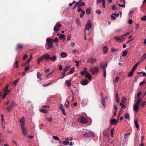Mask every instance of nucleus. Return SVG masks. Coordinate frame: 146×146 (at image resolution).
I'll use <instances>...</instances> for the list:
<instances>
[{
  "mask_svg": "<svg viewBox=\"0 0 146 146\" xmlns=\"http://www.w3.org/2000/svg\"><path fill=\"white\" fill-rule=\"evenodd\" d=\"M118 6L119 7H122L124 8L125 7V4H124L123 5H120L119 4H118Z\"/></svg>",
  "mask_w": 146,
  "mask_h": 146,
  "instance_id": "obj_53",
  "label": "nucleus"
},
{
  "mask_svg": "<svg viewBox=\"0 0 146 146\" xmlns=\"http://www.w3.org/2000/svg\"><path fill=\"white\" fill-rule=\"evenodd\" d=\"M11 108H12L10 107V106H9L7 107L6 108V109L7 111H9L11 110Z\"/></svg>",
  "mask_w": 146,
  "mask_h": 146,
  "instance_id": "obj_49",
  "label": "nucleus"
},
{
  "mask_svg": "<svg viewBox=\"0 0 146 146\" xmlns=\"http://www.w3.org/2000/svg\"><path fill=\"white\" fill-rule=\"evenodd\" d=\"M134 123L136 128L137 129H139V125L138 123L137 119H135L134 121Z\"/></svg>",
  "mask_w": 146,
  "mask_h": 146,
  "instance_id": "obj_17",
  "label": "nucleus"
},
{
  "mask_svg": "<svg viewBox=\"0 0 146 146\" xmlns=\"http://www.w3.org/2000/svg\"><path fill=\"white\" fill-rule=\"evenodd\" d=\"M66 102L64 106H66V107L67 108H68V106L69 105V101L67 100H66Z\"/></svg>",
  "mask_w": 146,
  "mask_h": 146,
  "instance_id": "obj_40",
  "label": "nucleus"
},
{
  "mask_svg": "<svg viewBox=\"0 0 146 146\" xmlns=\"http://www.w3.org/2000/svg\"><path fill=\"white\" fill-rule=\"evenodd\" d=\"M79 50L76 49H74L72 51V53L73 54H75L78 52Z\"/></svg>",
  "mask_w": 146,
  "mask_h": 146,
  "instance_id": "obj_41",
  "label": "nucleus"
},
{
  "mask_svg": "<svg viewBox=\"0 0 146 146\" xmlns=\"http://www.w3.org/2000/svg\"><path fill=\"white\" fill-rule=\"evenodd\" d=\"M91 9L90 8H89L86 9V12L87 14H90L91 13Z\"/></svg>",
  "mask_w": 146,
  "mask_h": 146,
  "instance_id": "obj_33",
  "label": "nucleus"
},
{
  "mask_svg": "<svg viewBox=\"0 0 146 146\" xmlns=\"http://www.w3.org/2000/svg\"><path fill=\"white\" fill-rule=\"evenodd\" d=\"M113 39L119 42H122L124 40L123 37H114Z\"/></svg>",
  "mask_w": 146,
  "mask_h": 146,
  "instance_id": "obj_11",
  "label": "nucleus"
},
{
  "mask_svg": "<svg viewBox=\"0 0 146 146\" xmlns=\"http://www.w3.org/2000/svg\"><path fill=\"white\" fill-rule=\"evenodd\" d=\"M40 111L44 113H47V111L45 109L43 108L40 109L39 110Z\"/></svg>",
  "mask_w": 146,
  "mask_h": 146,
  "instance_id": "obj_32",
  "label": "nucleus"
},
{
  "mask_svg": "<svg viewBox=\"0 0 146 146\" xmlns=\"http://www.w3.org/2000/svg\"><path fill=\"white\" fill-rule=\"evenodd\" d=\"M53 138L55 140L57 141H58L59 140V138L56 136H52Z\"/></svg>",
  "mask_w": 146,
  "mask_h": 146,
  "instance_id": "obj_43",
  "label": "nucleus"
},
{
  "mask_svg": "<svg viewBox=\"0 0 146 146\" xmlns=\"http://www.w3.org/2000/svg\"><path fill=\"white\" fill-rule=\"evenodd\" d=\"M70 66L68 65L65 67L64 68L63 70L64 71L66 72L68 71L70 69Z\"/></svg>",
  "mask_w": 146,
  "mask_h": 146,
  "instance_id": "obj_27",
  "label": "nucleus"
},
{
  "mask_svg": "<svg viewBox=\"0 0 146 146\" xmlns=\"http://www.w3.org/2000/svg\"><path fill=\"white\" fill-rule=\"evenodd\" d=\"M86 61L88 63H94L97 60L96 58L93 57H91L88 58L87 60Z\"/></svg>",
  "mask_w": 146,
  "mask_h": 146,
  "instance_id": "obj_8",
  "label": "nucleus"
},
{
  "mask_svg": "<svg viewBox=\"0 0 146 146\" xmlns=\"http://www.w3.org/2000/svg\"><path fill=\"white\" fill-rule=\"evenodd\" d=\"M58 41V39L57 37H56V38H55V39H54V40H53V42H56Z\"/></svg>",
  "mask_w": 146,
  "mask_h": 146,
  "instance_id": "obj_58",
  "label": "nucleus"
},
{
  "mask_svg": "<svg viewBox=\"0 0 146 146\" xmlns=\"http://www.w3.org/2000/svg\"><path fill=\"white\" fill-rule=\"evenodd\" d=\"M85 76L89 80H91L92 79V76L88 72H86L85 74Z\"/></svg>",
  "mask_w": 146,
  "mask_h": 146,
  "instance_id": "obj_19",
  "label": "nucleus"
},
{
  "mask_svg": "<svg viewBox=\"0 0 146 146\" xmlns=\"http://www.w3.org/2000/svg\"><path fill=\"white\" fill-rule=\"evenodd\" d=\"M141 94V92H138L137 95V97L138 100L136 102V103L133 106V110L135 112H137L139 106V103L142 100V98H140L139 96Z\"/></svg>",
  "mask_w": 146,
  "mask_h": 146,
  "instance_id": "obj_1",
  "label": "nucleus"
},
{
  "mask_svg": "<svg viewBox=\"0 0 146 146\" xmlns=\"http://www.w3.org/2000/svg\"><path fill=\"white\" fill-rule=\"evenodd\" d=\"M57 58V56H53L50 57L49 59L52 61L54 62L55 61Z\"/></svg>",
  "mask_w": 146,
  "mask_h": 146,
  "instance_id": "obj_24",
  "label": "nucleus"
},
{
  "mask_svg": "<svg viewBox=\"0 0 146 146\" xmlns=\"http://www.w3.org/2000/svg\"><path fill=\"white\" fill-rule=\"evenodd\" d=\"M130 133L129 132L128 133H126L124 135V137L125 139H126L129 136Z\"/></svg>",
  "mask_w": 146,
  "mask_h": 146,
  "instance_id": "obj_36",
  "label": "nucleus"
},
{
  "mask_svg": "<svg viewBox=\"0 0 146 146\" xmlns=\"http://www.w3.org/2000/svg\"><path fill=\"white\" fill-rule=\"evenodd\" d=\"M66 85L68 86H70L71 85V82L70 81L66 80L65 81Z\"/></svg>",
  "mask_w": 146,
  "mask_h": 146,
  "instance_id": "obj_31",
  "label": "nucleus"
},
{
  "mask_svg": "<svg viewBox=\"0 0 146 146\" xmlns=\"http://www.w3.org/2000/svg\"><path fill=\"white\" fill-rule=\"evenodd\" d=\"M92 26L91 21L90 20H88L87 24L85 25V28L84 29V33L85 36L90 35V34L88 33V32L90 29L92 28Z\"/></svg>",
  "mask_w": 146,
  "mask_h": 146,
  "instance_id": "obj_2",
  "label": "nucleus"
},
{
  "mask_svg": "<svg viewBox=\"0 0 146 146\" xmlns=\"http://www.w3.org/2000/svg\"><path fill=\"white\" fill-rule=\"evenodd\" d=\"M100 95L101 96V103L105 107L106 106L105 98L103 97V94L102 93H101Z\"/></svg>",
  "mask_w": 146,
  "mask_h": 146,
  "instance_id": "obj_10",
  "label": "nucleus"
},
{
  "mask_svg": "<svg viewBox=\"0 0 146 146\" xmlns=\"http://www.w3.org/2000/svg\"><path fill=\"white\" fill-rule=\"evenodd\" d=\"M19 121L21 123V126H25L24 125L25 121V118L24 117H23L19 120Z\"/></svg>",
  "mask_w": 146,
  "mask_h": 146,
  "instance_id": "obj_12",
  "label": "nucleus"
},
{
  "mask_svg": "<svg viewBox=\"0 0 146 146\" xmlns=\"http://www.w3.org/2000/svg\"><path fill=\"white\" fill-rule=\"evenodd\" d=\"M90 72L92 73V74L94 75L96 73H98V68L96 66L94 68V70H93L92 68H91L90 69Z\"/></svg>",
  "mask_w": 146,
  "mask_h": 146,
  "instance_id": "obj_7",
  "label": "nucleus"
},
{
  "mask_svg": "<svg viewBox=\"0 0 146 146\" xmlns=\"http://www.w3.org/2000/svg\"><path fill=\"white\" fill-rule=\"evenodd\" d=\"M126 98L125 97H123L121 100V102L120 103L124 104L125 102H126Z\"/></svg>",
  "mask_w": 146,
  "mask_h": 146,
  "instance_id": "obj_28",
  "label": "nucleus"
},
{
  "mask_svg": "<svg viewBox=\"0 0 146 146\" xmlns=\"http://www.w3.org/2000/svg\"><path fill=\"white\" fill-rule=\"evenodd\" d=\"M88 83V80L86 79L84 80L81 82V84L83 85H86Z\"/></svg>",
  "mask_w": 146,
  "mask_h": 146,
  "instance_id": "obj_22",
  "label": "nucleus"
},
{
  "mask_svg": "<svg viewBox=\"0 0 146 146\" xmlns=\"http://www.w3.org/2000/svg\"><path fill=\"white\" fill-rule=\"evenodd\" d=\"M113 15H114L116 17H118L119 15V13H113L112 14Z\"/></svg>",
  "mask_w": 146,
  "mask_h": 146,
  "instance_id": "obj_64",
  "label": "nucleus"
},
{
  "mask_svg": "<svg viewBox=\"0 0 146 146\" xmlns=\"http://www.w3.org/2000/svg\"><path fill=\"white\" fill-rule=\"evenodd\" d=\"M78 121L83 124L86 123L88 122V120L82 117H80L78 119Z\"/></svg>",
  "mask_w": 146,
  "mask_h": 146,
  "instance_id": "obj_5",
  "label": "nucleus"
},
{
  "mask_svg": "<svg viewBox=\"0 0 146 146\" xmlns=\"http://www.w3.org/2000/svg\"><path fill=\"white\" fill-rule=\"evenodd\" d=\"M75 69L74 67L71 68L69 72V74H72L74 72Z\"/></svg>",
  "mask_w": 146,
  "mask_h": 146,
  "instance_id": "obj_30",
  "label": "nucleus"
},
{
  "mask_svg": "<svg viewBox=\"0 0 146 146\" xmlns=\"http://www.w3.org/2000/svg\"><path fill=\"white\" fill-rule=\"evenodd\" d=\"M82 0H80L77 3V5H78V7L80 6H83L85 5V4L84 2H82Z\"/></svg>",
  "mask_w": 146,
  "mask_h": 146,
  "instance_id": "obj_15",
  "label": "nucleus"
},
{
  "mask_svg": "<svg viewBox=\"0 0 146 146\" xmlns=\"http://www.w3.org/2000/svg\"><path fill=\"white\" fill-rule=\"evenodd\" d=\"M76 63V66H79V62L77 61H74Z\"/></svg>",
  "mask_w": 146,
  "mask_h": 146,
  "instance_id": "obj_62",
  "label": "nucleus"
},
{
  "mask_svg": "<svg viewBox=\"0 0 146 146\" xmlns=\"http://www.w3.org/2000/svg\"><path fill=\"white\" fill-rule=\"evenodd\" d=\"M4 90L5 91V92H6L7 94L9 93V90L7 88V86H6V87L4 89Z\"/></svg>",
  "mask_w": 146,
  "mask_h": 146,
  "instance_id": "obj_44",
  "label": "nucleus"
},
{
  "mask_svg": "<svg viewBox=\"0 0 146 146\" xmlns=\"http://www.w3.org/2000/svg\"><path fill=\"white\" fill-rule=\"evenodd\" d=\"M145 81H143L142 82H140L139 83V85L140 86H141L143 85L145 83Z\"/></svg>",
  "mask_w": 146,
  "mask_h": 146,
  "instance_id": "obj_60",
  "label": "nucleus"
},
{
  "mask_svg": "<svg viewBox=\"0 0 146 146\" xmlns=\"http://www.w3.org/2000/svg\"><path fill=\"white\" fill-rule=\"evenodd\" d=\"M146 58V53L143 55L141 57L142 59H145Z\"/></svg>",
  "mask_w": 146,
  "mask_h": 146,
  "instance_id": "obj_61",
  "label": "nucleus"
},
{
  "mask_svg": "<svg viewBox=\"0 0 146 146\" xmlns=\"http://www.w3.org/2000/svg\"><path fill=\"white\" fill-rule=\"evenodd\" d=\"M43 60V59L42 56L40 58H38L37 61L38 63L39 64L40 63V62Z\"/></svg>",
  "mask_w": 146,
  "mask_h": 146,
  "instance_id": "obj_35",
  "label": "nucleus"
},
{
  "mask_svg": "<svg viewBox=\"0 0 146 146\" xmlns=\"http://www.w3.org/2000/svg\"><path fill=\"white\" fill-rule=\"evenodd\" d=\"M60 56L62 58H65L67 56V54L66 52H63L61 54Z\"/></svg>",
  "mask_w": 146,
  "mask_h": 146,
  "instance_id": "obj_29",
  "label": "nucleus"
},
{
  "mask_svg": "<svg viewBox=\"0 0 146 146\" xmlns=\"http://www.w3.org/2000/svg\"><path fill=\"white\" fill-rule=\"evenodd\" d=\"M111 19L113 20H115L116 19V17L113 15H111Z\"/></svg>",
  "mask_w": 146,
  "mask_h": 146,
  "instance_id": "obj_57",
  "label": "nucleus"
},
{
  "mask_svg": "<svg viewBox=\"0 0 146 146\" xmlns=\"http://www.w3.org/2000/svg\"><path fill=\"white\" fill-rule=\"evenodd\" d=\"M47 42L45 44V47L47 50H49L53 47V39L50 38H47L46 39Z\"/></svg>",
  "mask_w": 146,
  "mask_h": 146,
  "instance_id": "obj_3",
  "label": "nucleus"
},
{
  "mask_svg": "<svg viewBox=\"0 0 146 146\" xmlns=\"http://www.w3.org/2000/svg\"><path fill=\"white\" fill-rule=\"evenodd\" d=\"M133 74V73L131 72H130L127 75V76L128 78H130L132 76Z\"/></svg>",
  "mask_w": 146,
  "mask_h": 146,
  "instance_id": "obj_37",
  "label": "nucleus"
},
{
  "mask_svg": "<svg viewBox=\"0 0 146 146\" xmlns=\"http://www.w3.org/2000/svg\"><path fill=\"white\" fill-rule=\"evenodd\" d=\"M96 12L98 14H101V12L99 10H97L96 11Z\"/></svg>",
  "mask_w": 146,
  "mask_h": 146,
  "instance_id": "obj_52",
  "label": "nucleus"
},
{
  "mask_svg": "<svg viewBox=\"0 0 146 146\" xmlns=\"http://www.w3.org/2000/svg\"><path fill=\"white\" fill-rule=\"evenodd\" d=\"M85 11H84V12H83V13H80V17L81 18H82L83 15L85 14Z\"/></svg>",
  "mask_w": 146,
  "mask_h": 146,
  "instance_id": "obj_50",
  "label": "nucleus"
},
{
  "mask_svg": "<svg viewBox=\"0 0 146 146\" xmlns=\"http://www.w3.org/2000/svg\"><path fill=\"white\" fill-rule=\"evenodd\" d=\"M119 77L118 76L117 77H116L115 78V82H118V81H119Z\"/></svg>",
  "mask_w": 146,
  "mask_h": 146,
  "instance_id": "obj_51",
  "label": "nucleus"
},
{
  "mask_svg": "<svg viewBox=\"0 0 146 146\" xmlns=\"http://www.w3.org/2000/svg\"><path fill=\"white\" fill-rule=\"evenodd\" d=\"M41 76H42V74H41V73L40 72H37V78L38 79H39V80L40 81H41L42 80V79L40 78V77H41Z\"/></svg>",
  "mask_w": 146,
  "mask_h": 146,
  "instance_id": "obj_25",
  "label": "nucleus"
},
{
  "mask_svg": "<svg viewBox=\"0 0 146 146\" xmlns=\"http://www.w3.org/2000/svg\"><path fill=\"white\" fill-rule=\"evenodd\" d=\"M46 119L47 120H48L49 121H52V118H51V117L47 118H46Z\"/></svg>",
  "mask_w": 146,
  "mask_h": 146,
  "instance_id": "obj_56",
  "label": "nucleus"
},
{
  "mask_svg": "<svg viewBox=\"0 0 146 146\" xmlns=\"http://www.w3.org/2000/svg\"><path fill=\"white\" fill-rule=\"evenodd\" d=\"M16 105L15 102L14 101L13 102L11 103L10 106L11 108L15 106Z\"/></svg>",
  "mask_w": 146,
  "mask_h": 146,
  "instance_id": "obj_39",
  "label": "nucleus"
},
{
  "mask_svg": "<svg viewBox=\"0 0 146 146\" xmlns=\"http://www.w3.org/2000/svg\"><path fill=\"white\" fill-rule=\"evenodd\" d=\"M23 47V44L19 43L17 44V49H22Z\"/></svg>",
  "mask_w": 146,
  "mask_h": 146,
  "instance_id": "obj_23",
  "label": "nucleus"
},
{
  "mask_svg": "<svg viewBox=\"0 0 146 146\" xmlns=\"http://www.w3.org/2000/svg\"><path fill=\"white\" fill-rule=\"evenodd\" d=\"M94 135L95 134L94 132L91 131H88L84 133L83 135L84 137H93Z\"/></svg>",
  "mask_w": 146,
  "mask_h": 146,
  "instance_id": "obj_4",
  "label": "nucleus"
},
{
  "mask_svg": "<svg viewBox=\"0 0 146 146\" xmlns=\"http://www.w3.org/2000/svg\"><path fill=\"white\" fill-rule=\"evenodd\" d=\"M112 9L113 10H116L117 9L116 6L115 5H113L112 7Z\"/></svg>",
  "mask_w": 146,
  "mask_h": 146,
  "instance_id": "obj_55",
  "label": "nucleus"
},
{
  "mask_svg": "<svg viewBox=\"0 0 146 146\" xmlns=\"http://www.w3.org/2000/svg\"><path fill=\"white\" fill-rule=\"evenodd\" d=\"M141 19L142 21H145L146 19V16H144L143 17H142L141 18Z\"/></svg>",
  "mask_w": 146,
  "mask_h": 146,
  "instance_id": "obj_48",
  "label": "nucleus"
},
{
  "mask_svg": "<svg viewBox=\"0 0 146 146\" xmlns=\"http://www.w3.org/2000/svg\"><path fill=\"white\" fill-rule=\"evenodd\" d=\"M105 64H104L102 63L100 65V67L101 68H103V70H106V68L107 66V64L106 62H105Z\"/></svg>",
  "mask_w": 146,
  "mask_h": 146,
  "instance_id": "obj_14",
  "label": "nucleus"
},
{
  "mask_svg": "<svg viewBox=\"0 0 146 146\" xmlns=\"http://www.w3.org/2000/svg\"><path fill=\"white\" fill-rule=\"evenodd\" d=\"M59 35V36H65L63 34H60L59 33H57L56 35H54V36H58Z\"/></svg>",
  "mask_w": 146,
  "mask_h": 146,
  "instance_id": "obj_45",
  "label": "nucleus"
},
{
  "mask_svg": "<svg viewBox=\"0 0 146 146\" xmlns=\"http://www.w3.org/2000/svg\"><path fill=\"white\" fill-rule=\"evenodd\" d=\"M110 122L112 125H116L118 122V120L115 119H113L110 120Z\"/></svg>",
  "mask_w": 146,
  "mask_h": 146,
  "instance_id": "obj_13",
  "label": "nucleus"
},
{
  "mask_svg": "<svg viewBox=\"0 0 146 146\" xmlns=\"http://www.w3.org/2000/svg\"><path fill=\"white\" fill-rule=\"evenodd\" d=\"M104 74H103V76L104 78H106V70L104 69Z\"/></svg>",
  "mask_w": 146,
  "mask_h": 146,
  "instance_id": "obj_47",
  "label": "nucleus"
},
{
  "mask_svg": "<svg viewBox=\"0 0 146 146\" xmlns=\"http://www.w3.org/2000/svg\"><path fill=\"white\" fill-rule=\"evenodd\" d=\"M61 26V25L59 24L58 23H57L55 26L54 28V30L55 32H56L59 31V28Z\"/></svg>",
  "mask_w": 146,
  "mask_h": 146,
  "instance_id": "obj_9",
  "label": "nucleus"
},
{
  "mask_svg": "<svg viewBox=\"0 0 146 146\" xmlns=\"http://www.w3.org/2000/svg\"><path fill=\"white\" fill-rule=\"evenodd\" d=\"M28 57V55L27 54L25 55L23 57V60H25Z\"/></svg>",
  "mask_w": 146,
  "mask_h": 146,
  "instance_id": "obj_59",
  "label": "nucleus"
},
{
  "mask_svg": "<svg viewBox=\"0 0 146 146\" xmlns=\"http://www.w3.org/2000/svg\"><path fill=\"white\" fill-rule=\"evenodd\" d=\"M76 24L78 25H80V20L78 19H77L76 21Z\"/></svg>",
  "mask_w": 146,
  "mask_h": 146,
  "instance_id": "obj_54",
  "label": "nucleus"
},
{
  "mask_svg": "<svg viewBox=\"0 0 146 146\" xmlns=\"http://www.w3.org/2000/svg\"><path fill=\"white\" fill-rule=\"evenodd\" d=\"M108 49L106 46H104L103 47V51L104 54H107L108 51Z\"/></svg>",
  "mask_w": 146,
  "mask_h": 146,
  "instance_id": "obj_18",
  "label": "nucleus"
},
{
  "mask_svg": "<svg viewBox=\"0 0 146 146\" xmlns=\"http://www.w3.org/2000/svg\"><path fill=\"white\" fill-rule=\"evenodd\" d=\"M65 72H66L64 71V72H62V78H63L64 77V75L65 74Z\"/></svg>",
  "mask_w": 146,
  "mask_h": 146,
  "instance_id": "obj_63",
  "label": "nucleus"
},
{
  "mask_svg": "<svg viewBox=\"0 0 146 146\" xmlns=\"http://www.w3.org/2000/svg\"><path fill=\"white\" fill-rule=\"evenodd\" d=\"M69 139V138H66L65 139V140L63 142V144L65 145H67L69 144V142L68 141Z\"/></svg>",
  "mask_w": 146,
  "mask_h": 146,
  "instance_id": "obj_26",
  "label": "nucleus"
},
{
  "mask_svg": "<svg viewBox=\"0 0 146 146\" xmlns=\"http://www.w3.org/2000/svg\"><path fill=\"white\" fill-rule=\"evenodd\" d=\"M7 95H8V94L6 92H4L3 93V94L2 96L3 98H5L6 96Z\"/></svg>",
  "mask_w": 146,
  "mask_h": 146,
  "instance_id": "obj_46",
  "label": "nucleus"
},
{
  "mask_svg": "<svg viewBox=\"0 0 146 146\" xmlns=\"http://www.w3.org/2000/svg\"><path fill=\"white\" fill-rule=\"evenodd\" d=\"M127 52H128L127 51H123V53H122V56H125L127 53Z\"/></svg>",
  "mask_w": 146,
  "mask_h": 146,
  "instance_id": "obj_42",
  "label": "nucleus"
},
{
  "mask_svg": "<svg viewBox=\"0 0 146 146\" xmlns=\"http://www.w3.org/2000/svg\"><path fill=\"white\" fill-rule=\"evenodd\" d=\"M120 105L121 106V107L122 108L125 109L126 108V106L124 104H122L121 103H120Z\"/></svg>",
  "mask_w": 146,
  "mask_h": 146,
  "instance_id": "obj_38",
  "label": "nucleus"
},
{
  "mask_svg": "<svg viewBox=\"0 0 146 146\" xmlns=\"http://www.w3.org/2000/svg\"><path fill=\"white\" fill-rule=\"evenodd\" d=\"M59 109L61 110L63 114L64 115H66V114L64 112V109L62 108V104H60V105Z\"/></svg>",
  "mask_w": 146,
  "mask_h": 146,
  "instance_id": "obj_21",
  "label": "nucleus"
},
{
  "mask_svg": "<svg viewBox=\"0 0 146 146\" xmlns=\"http://www.w3.org/2000/svg\"><path fill=\"white\" fill-rule=\"evenodd\" d=\"M22 133L23 135H25L28 134L27 130L25 126H21Z\"/></svg>",
  "mask_w": 146,
  "mask_h": 146,
  "instance_id": "obj_6",
  "label": "nucleus"
},
{
  "mask_svg": "<svg viewBox=\"0 0 146 146\" xmlns=\"http://www.w3.org/2000/svg\"><path fill=\"white\" fill-rule=\"evenodd\" d=\"M88 103V100L85 99H83L82 101V106L83 107L86 106Z\"/></svg>",
  "mask_w": 146,
  "mask_h": 146,
  "instance_id": "obj_16",
  "label": "nucleus"
},
{
  "mask_svg": "<svg viewBox=\"0 0 146 146\" xmlns=\"http://www.w3.org/2000/svg\"><path fill=\"white\" fill-rule=\"evenodd\" d=\"M124 117L126 119H129V113H125L124 115Z\"/></svg>",
  "mask_w": 146,
  "mask_h": 146,
  "instance_id": "obj_34",
  "label": "nucleus"
},
{
  "mask_svg": "<svg viewBox=\"0 0 146 146\" xmlns=\"http://www.w3.org/2000/svg\"><path fill=\"white\" fill-rule=\"evenodd\" d=\"M42 56L43 59H45L47 60L48 59H49L50 57V56L47 54H44Z\"/></svg>",
  "mask_w": 146,
  "mask_h": 146,
  "instance_id": "obj_20",
  "label": "nucleus"
}]
</instances>
